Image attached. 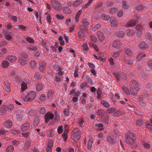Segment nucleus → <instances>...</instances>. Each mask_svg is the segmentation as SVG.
<instances>
[{"label": "nucleus", "instance_id": "f257e3e1", "mask_svg": "<svg viewBox=\"0 0 152 152\" xmlns=\"http://www.w3.org/2000/svg\"><path fill=\"white\" fill-rule=\"evenodd\" d=\"M129 86L131 93L134 96H137V94L139 91H137L140 87L139 81L136 79L132 80L130 82Z\"/></svg>", "mask_w": 152, "mask_h": 152}, {"label": "nucleus", "instance_id": "f03ea898", "mask_svg": "<svg viewBox=\"0 0 152 152\" xmlns=\"http://www.w3.org/2000/svg\"><path fill=\"white\" fill-rule=\"evenodd\" d=\"M125 142L128 145H132L135 142L136 136L132 132H129L126 134L125 137Z\"/></svg>", "mask_w": 152, "mask_h": 152}, {"label": "nucleus", "instance_id": "7ed1b4c3", "mask_svg": "<svg viewBox=\"0 0 152 152\" xmlns=\"http://www.w3.org/2000/svg\"><path fill=\"white\" fill-rule=\"evenodd\" d=\"M23 94L21 96L22 98L23 101L25 102H28L33 101L35 98L36 93V92L32 91L29 93L25 97H22Z\"/></svg>", "mask_w": 152, "mask_h": 152}, {"label": "nucleus", "instance_id": "20e7f679", "mask_svg": "<svg viewBox=\"0 0 152 152\" xmlns=\"http://www.w3.org/2000/svg\"><path fill=\"white\" fill-rule=\"evenodd\" d=\"M26 116V114L24 111L21 109L18 110L16 112V116L17 120L21 121Z\"/></svg>", "mask_w": 152, "mask_h": 152}, {"label": "nucleus", "instance_id": "39448f33", "mask_svg": "<svg viewBox=\"0 0 152 152\" xmlns=\"http://www.w3.org/2000/svg\"><path fill=\"white\" fill-rule=\"evenodd\" d=\"M53 8L56 11H59L62 8L61 4L57 0H50Z\"/></svg>", "mask_w": 152, "mask_h": 152}, {"label": "nucleus", "instance_id": "423d86ee", "mask_svg": "<svg viewBox=\"0 0 152 152\" xmlns=\"http://www.w3.org/2000/svg\"><path fill=\"white\" fill-rule=\"evenodd\" d=\"M122 46V44L119 40L114 41L112 44V47L115 50L120 48Z\"/></svg>", "mask_w": 152, "mask_h": 152}, {"label": "nucleus", "instance_id": "0eeeda50", "mask_svg": "<svg viewBox=\"0 0 152 152\" xmlns=\"http://www.w3.org/2000/svg\"><path fill=\"white\" fill-rule=\"evenodd\" d=\"M45 115V121L46 123H48L50 120H52L54 118L53 114L50 112L47 113Z\"/></svg>", "mask_w": 152, "mask_h": 152}, {"label": "nucleus", "instance_id": "6e6552de", "mask_svg": "<svg viewBox=\"0 0 152 152\" xmlns=\"http://www.w3.org/2000/svg\"><path fill=\"white\" fill-rule=\"evenodd\" d=\"M110 25L111 27H115L118 26V21L115 17H111L110 19Z\"/></svg>", "mask_w": 152, "mask_h": 152}, {"label": "nucleus", "instance_id": "1a4fd4ad", "mask_svg": "<svg viewBox=\"0 0 152 152\" xmlns=\"http://www.w3.org/2000/svg\"><path fill=\"white\" fill-rule=\"evenodd\" d=\"M124 51L125 52V54L130 58L134 56V54L132 51L128 48H125L124 49Z\"/></svg>", "mask_w": 152, "mask_h": 152}, {"label": "nucleus", "instance_id": "9d476101", "mask_svg": "<svg viewBox=\"0 0 152 152\" xmlns=\"http://www.w3.org/2000/svg\"><path fill=\"white\" fill-rule=\"evenodd\" d=\"M5 58L12 63L15 62L17 59L15 56L12 55L7 56Z\"/></svg>", "mask_w": 152, "mask_h": 152}, {"label": "nucleus", "instance_id": "9b49d317", "mask_svg": "<svg viewBox=\"0 0 152 152\" xmlns=\"http://www.w3.org/2000/svg\"><path fill=\"white\" fill-rule=\"evenodd\" d=\"M30 126V123L29 122H27L23 124L21 126V130L23 132H25L27 130Z\"/></svg>", "mask_w": 152, "mask_h": 152}, {"label": "nucleus", "instance_id": "f8f14e48", "mask_svg": "<svg viewBox=\"0 0 152 152\" xmlns=\"http://www.w3.org/2000/svg\"><path fill=\"white\" fill-rule=\"evenodd\" d=\"M39 70L41 72H43L45 69L46 64L45 62L41 61L39 62Z\"/></svg>", "mask_w": 152, "mask_h": 152}, {"label": "nucleus", "instance_id": "ddd939ff", "mask_svg": "<svg viewBox=\"0 0 152 152\" xmlns=\"http://www.w3.org/2000/svg\"><path fill=\"white\" fill-rule=\"evenodd\" d=\"M136 24V20H131L126 23V26L127 27H131L135 26Z\"/></svg>", "mask_w": 152, "mask_h": 152}, {"label": "nucleus", "instance_id": "4468645a", "mask_svg": "<svg viewBox=\"0 0 152 152\" xmlns=\"http://www.w3.org/2000/svg\"><path fill=\"white\" fill-rule=\"evenodd\" d=\"M139 47L140 49H146L148 47L147 44L144 42H141L139 45Z\"/></svg>", "mask_w": 152, "mask_h": 152}, {"label": "nucleus", "instance_id": "2eb2a0df", "mask_svg": "<svg viewBox=\"0 0 152 152\" xmlns=\"http://www.w3.org/2000/svg\"><path fill=\"white\" fill-rule=\"evenodd\" d=\"M106 140L108 142L111 143H114L116 141L115 139L109 136L107 137Z\"/></svg>", "mask_w": 152, "mask_h": 152}, {"label": "nucleus", "instance_id": "dca6fc26", "mask_svg": "<svg viewBox=\"0 0 152 152\" xmlns=\"http://www.w3.org/2000/svg\"><path fill=\"white\" fill-rule=\"evenodd\" d=\"M4 124L5 126L7 128H10L12 126V123L10 120H7Z\"/></svg>", "mask_w": 152, "mask_h": 152}, {"label": "nucleus", "instance_id": "f3484780", "mask_svg": "<svg viewBox=\"0 0 152 152\" xmlns=\"http://www.w3.org/2000/svg\"><path fill=\"white\" fill-rule=\"evenodd\" d=\"M103 31L106 35H108L111 34L110 29L109 27H104L102 29Z\"/></svg>", "mask_w": 152, "mask_h": 152}, {"label": "nucleus", "instance_id": "a211bd4d", "mask_svg": "<svg viewBox=\"0 0 152 152\" xmlns=\"http://www.w3.org/2000/svg\"><path fill=\"white\" fill-rule=\"evenodd\" d=\"M31 144V141L30 140H26L25 143L24 145L23 148L25 150L29 148Z\"/></svg>", "mask_w": 152, "mask_h": 152}, {"label": "nucleus", "instance_id": "6ab92c4d", "mask_svg": "<svg viewBox=\"0 0 152 152\" xmlns=\"http://www.w3.org/2000/svg\"><path fill=\"white\" fill-rule=\"evenodd\" d=\"M115 34L117 37L121 38L124 35V32L123 31H119L116 32L115 33Z\"/></svg>", "mask_w": 152, "mask_h": 152}, {"label": "nucleus", "instance_id": "aec40b11", "mask_svg": "<svg viewBox=\"0 0 152 152\" xmlns=\"http://www.w3.org/2000/svg\"><path fill=\"white\" fill-rule=\"evenodd\" d=\"M97 34L100 41H102L104 40V36L103 33L101 31H99L97 32Z\"/></svg>", "mask_w": 152, "mask_h": 152}, {"label": "nucleus", "instance_id": "412c9836", "mask_svg": "<svg viewBox=\"0 0 152 152\" xmlns=\"http://www.w3.org/2000/svg\"><path fill=\"white\" fill-rule=\"evenodd\" d=\"M63 13L66 14H69L71 12V10L67 7H63Z\"/></svg>", "mask_w": 152, "mask_h": 152}, {"label": "nucleus", "instance_id": "4be33fe9", "mask_svg": "<svg viewBox=\"0 0 152 152\" xmlns=\"http://www.w3.org/2000/svg\"><path fill=\"white\" fill-rule=\"evenodd\" d=\"M40 121V119L39 117H37L35 118L34 120L33 121V126L36 127L39 124Z\"/></svg>", "mask_w": 152, "mask_h": 152}, {"label": "nucleus", "instance_id": "5701e85b", "mask_svg": "<svg viewBox=\"0 0 152 152\" xmlns=\"http://www.w3.org/2000/svg\"><path fill=\"white\" fill-rule=\"evenodd\" d=\"M93 141V139L92 138H91L88 140L87 146V148L89 149L92 147V145Z\"/></svg>", "mask_w": 152, "mask_h": 152}, {"label": "nucleus", "instance_id": "b1692460", "mask_svg": "<svg viewBox=\"0 0 152 152\" xmlns=\"http://www.w3.org/2000/svg\"><path fill=\"white\" fill-rule=\"evenodd\" d=\"M78 35L80 39H83L85 37V33L83 31H79L78 32Z\"/></svg>", "mask_w": 152, "mask_h": 152}, {"label": "nucleus", "instance_id": "393cba45", "mask_svg": "<svg viewBox=\"0 0 152 152\" xmlns=\"http://www.w3.org/2000/svg\"><path fill=\"white\" fill-rule=\"evenodd\" d=\"M19 63L22 66H23L26 64V59H23L21 57H19L18 58Z\"/></svg>", "mask_w": 152, "mask_h": 152}, {"label": "nucleus", "instance_id": "a878e982", "mask_svg": "<svg viewBox=\"0 0 152 152\" xmlns=\"http://www.w3.org/2000/svg\"><path fill=\"white\" fill-rule=\"evenodd\" d=\"M149 96L148 94L146 91H145L144 92L143 96L142 97V98L141 99V97H140V99L142 100H145L148 99Z\"/></svg>", "mask_w": 152, "mask_h": 152}, {"label": "nucleus", "instance_id": "bb28decb", "mask_svg": "<svg viewBox=\"0 0 152 152\" xmlns=\"http://www.w3.org/2000/svg\"><path fill=\"white\" fill-rule=\"evenodd\" d=\"M27 48L29 50L33 51L37 50L38 48L37 47L31 45H29L28 46Z\"/></svg>", "mask_w": 152, "mask_h": 152}, {"label": "nucleus", "instance_id": "cd10ccee", "mask_svg": "<svg viewBox=\"0 0 152 152\" xmlns=\"http://www.w3.org/2000/svg\"><path fill=\"white\" fill-rule=\"evenodd\" d=\"M123 62L126 64L131 65L133 63L132 60H127L125 58H124L123 60Z\"/></svg>", "mask_w": 152, "mask_h": 152}, {"label": "nucleus", "instance_id": "c85d7f7f", "mask_svg": "<svg viewBox=\"0 0 152 152\" xmlns=\"http://www.w3.org/2000/svg\"><path fill=\"white\" fill-rule=\"evenodd\" d=\"M21 86V91H23L26 89L27 88V84L24 82H23L20 85Z\"/></svg>", "mask_w": 152, "mask_h": 152}, {"label": "nucleus", "instance_id": "c756f323", "mask_svg": "<svg viewBox=\"0 0 152 152\" xmlns=\"http://www.w3.org/2000/svg\"><path fill=\"white\" fill-rule=\"evenodd\" d=\"M7 108V105H2L1 107L0 111L1 113H4L8 111Z\"/></svg>", "mask_w": 152, "mask_h": 152}, {"label": "nucleus", "instance_id": "7c9ffc66", "mask_svg": "<svg viewBox=\"0 0 152 152\" xmlns=\"http://www.w3.org/2000/svg\"><path fill=\"white\" fill-rule=\"evenodd\" d=\"M82 23L84 26L86 27L89 24V21L86 18L82 20Z\"/></svg>", "mask_w": 152, "mask_h": 152}, {"label": "nucleus", "instance_id": "2f4dec72", "mask_svg": "<svg viewBox=\"0 0 152 152\" xmlns=\"http://www.w3.org/2000/svg\"><path fill=\"white\" fill-rule=\"evenodd\" d=\"M30 67L31 68H35L37 65L36 62L34 60L31 61L29 62Z\"/></svg>", "mask_w": 152, "mask_h": 152}, {"label": "nucleus", "instance_id": "473e14b6", "mask_svg": "<svg viewBox=\"0 0 152 152\" xmlns=\"http://www.w3.org/2000/svg\"><path fill=\"white\" fill-rule=\"evenodd\" d=\"M9 63L6 60L3 61L2 63V66L3 68H6L9 65Z\"/></svg>", "mask_w": 152, "mask_h": 152}, {"label": "nucleus", "instance_id": "72a5a7b5", "mask_svg": "<svg viewBox=\"0 0 152 152\" xmlns=\"http://www.w3.org/2000/svg\"><path fill=\"white\" fill-rule=\"evenodd\" d=\"M83 2V0H77L73 4V7H76L80 5Z\"/></svg>", "mask_w": 152, "mask_h": 152}, {"label": "nucleus", "instance_id": "f704fd0d", "mask_svg": "<svg viewBox=\"0 0 152 152\" xmlns=\"http://www.w3.org/2000/svg\"><path fill=\"white\" fill-rule=\"evenodd\" d=\"M43 88L42 85L39 83H38L37 84L36 89L37 90L39 91L42 90Z\"/></svg>", "mask_w": 152, "mask_h": 152}, {"label": "nucleus", "instance_id": "c9c22d12", "mask_svg": "<svg viewBox=\"0 0 152 152\" xmlns=\"http://www.w3.org/2000/svg\"><path fill=\"white\" fill-rule=\"evenodd\" d=\"M10 132L13 134H18L20 133V130L18 129H13L10 130Z\"/></svg>", "mask_w": 152, "mask_h": 152}, {"label": "nucleus", "instance_id": "e433bc0d", "mask_svg": "<svg viewBox=\"0 0 152 152\" xmlns=\"http://www.w3.org/2000/svg\"><path fill=\"white\" fill-rule=\"evenodd\" d=\"M115 110V108L114 107H112L107 110L106 111V113L110 114L114 112Z\"/></svg>", "mask_w": 152, "mask_h": 152}, {"label": "nucleus", "instance_id": "4c0bfd02", "mask_svg": "<svg viewBox=\"0 0 152 152\" xmlns=\"http://www.w3.org/2000/svg\"><path fill=\"white\" fill-rule=\"evenodd\" d=\"M110 15H106L105 14H103L102 15V18L103 20L107 21L110 18Z\"/></svg>", "mask_w": 152, "mask_h": 152}, {"label": "nucleus", "instance_id": "58836bf2", "mask_svg": "<svg viewBox=\"0 0 152 152\" xmlns=\"http://www.w3.org/2000/svg\"><path fill=\"white\" fill-rule=\"evenodd\" d=\"M135 32L133 30L131 29L127 32V35L129 36H132L135 34Z\"/></svg>", "mask_w": 152, "mask_h": 152}, {"label": "nucleus", "instance_id": "ea45409f", "mask_svg": "<svg viewBox=\"0 0 152 152\" xmlns=\"http://www.w3.org/2000/svg\"><path fill=\"white\" fill-rule=\"evenodd\" d=\"M145 56L146 55L145 54H144L142 53L141 52L140 53L138 56H137L136 59L138 61L140 60L142 57H145Z\"/></svg>", "mask_w": 152, "mask_h": 152}, {"label": "nucleus", "instance_id": "a19ab883", "mask_svg": "<svg viewBox=\"0 0 152 152\" xmlns=\"http://www.w3.org/2000/svg\"><path fill=\"white\" fill-rule=\"evenodd\" d=\"M31 132H26L25 133H22L21 134L22 136L24 137L25 138H28L31 134Z\"/></svg>", "mask_w": 152, "mask_h": 152}, {"label": "nucleus", "instance_id": "79ce46f5", "mask_svg": "<svg viewBox=\"0 0 152 152\" xmlns=\"http://www.w3.org/2000/svg\"><path fill=\"white\" fill-rule=\"evenodd\" d=\"M101 25L100 23H98L97 24L95 25L92 28V30L94 31H95L98 29H99V28H100L101 27Z\"/></svg>", "mask_w": 152, "mask_h": 152}, {"label": "nucleus", "instance_id": "37998d69", "mask_svg": "<svg viewBox=\"0 0 152 152\" xmlns=\"http://www.w3.org/2000/svg\"><path fill=\"white\" fill-rule=\"evenodd\" d=\"M26 40L28 42L31 43H34V39L30 37H27L26 38Z\"/></svg>", "mask_w": 152, "mask_h": 152}, {"label": "nucleus", "instance_id": "c03bdc74", "mask_svg": "<svg viewBox=\"0 0 152 152\" xmlns=\"http://www.w3.org/2000/svg\"><path fill=\"white\" fill-rule=\"evenodd\" d=\"M28 114L29 115L34 117L36 116V112L33 110H31L28 112Z\"/></svg>", "mask_w": 152, "mask_h": 152}, {"label": "nucleus", "instance_id": "a18cd8bd", "mask_svg": "<svg viewBox=\"0 0 152 152\" xmlns=\"http://www.w3.org/2000/svg\"><path fill=\"white\" fill-rule=\"evenodd\" d=\"M101 104L105 107H109L110 106L109 103L104 100L102 101Z\"/></svg>", "mask_w": 152, "mask_h": 152}, {"label": "nucleus", "instance_id": "49530a36", "mask_svg": "<svg viewBox=\"0 0 152 152\" xmlns=\"http://www.w3.org/2000/svg\"><path fill=\"white\" fill-rule=\"evenodd\" d=\"M106 5H105V7L107 8L110 6L111 5H113L115 4V2L113 1H108L106 2Z\"/></svg>", "mask_w": 152, "mask_h": 152}, {"label": "nucleus", "instance_id": "de8ad7c7", "mask_svg": "<svg viewBox=\"0 0 152 152\" xmlns=\"http://www.w3.org/2000/svg\"><path fill=\"white\" fill-rule=\"evenodd\" d=\"M118 10L117 8H113L109 9L108 11L110 13L113 14L116 12Z\"/></svg>", "mask_w": 152, "mask_h": 152}, {"label": "nucleus", "instance_id": "09e8293b", "mask_svg": "<svg viewBox=\"0 0 152 152\" xmlns=\"http://www.w3.org/2000/svg\"><path fill=\"white\" fill-rule=\"evenodd\" d=\"M14 150V147L12 145H10L7 148L6 151L7 152H13Z\"/></svg>", "mask_w": 152, "mask_h": 152}, {"label": "nucleus", "instance_id": "8fccbe9b", "mask_svg": "<svg viewBox=\"0 0 152 152\" xmlns=\"http://www.w3.org/2000/svg\"><path fill=\"white\" fill-rule=\"evenodd\" d=\"M95 126L97 129H104L103 125L102 124H98L95 125Z\"/></svg>", "mask_w": 152, "mask_h": 152}, {"label": "nucleus", "instance_id": "3c124183", "mask_svg": "<svg viewBox=\"0 0 152 152\" xmlns=\"http://www.w3.org/2000/svg\"><path fill=\"white\" fill-rule=\"evenodd\" d=\"M81 12V10H80L77 13V14H76L75 17V21H78V19L79 18L80 16V15Z\"/></svg>", "mask_w": 152, "mask_h": 152}, {"label": "nucleus", "instance_id": "603ef678", "mask_svg": "<svg viewBox=\"0 0 152 152\" xmlns=\"http://www.w3.org/2000/svg\"><path fill=\"white\" fill-rule=\"evenodd\" d=\"M39 99L42 101H45L46 99V95L44 94H42L39 97Z\"/></svg>", "mask_w": 152, "mask_h": 152}, {"label": "nucleus", "instance_id": "864d4df0", "mask_svg": "<svg viewBox=\"0 0 152 152\" xmlns=\"http://www.w3.org/2000/svg\"><path fill=\"white\" fill-rule=\"evenodd\" d=\"M123 7L125 9H127L129 7L126 4V1L124 0L122 2Z\"/></svg>", "mask_w": 152, "mask_h": 152}, {"label": "nucleus", "instance_id": "5fc2aeb1", "mask_svg": "<svg viewBox=\"0 0 152 152\" xmlns=\"http://www.w3.org/2000/svg\"><path fill=\"white\" fill-rule=\"evenodd\" d=\"M54 91L52 90H50L48 91V97L49 99L52 95L53 94Z\"/></svg>", "mask_w": 152, "mask_h": 152}, {"label": "nucleus", "instance_id": "6e6d98bb", "mask_svg": "<svg viewBox=\"0 0 152 152\" xmlns=\"http://www.w3.org/2000/svg\"><path fill=\"white\" fill-rule=\"evenodd\" d=\"M122 51L120 50L118 52H117L114 53L113 55V57L114 58H116V57L118 56L120 54L122 53Z\"/></svg>", "mask_w": 152, "mask_h": 152}, {"label": "nucleus", "instance_id": "4d7b16f0", "mask_svg": "<svg viewBox=\"0 0 152 152\" xmlns=\"http://www.w3.org/2000/svg\"><path fill=\"white\" fill-rule=\"evenodd\" d=\"M122 89L125 92L127 95H129V91L128 88L125 86H123Z\"/></svg>", "mask_w": 152, "mask_h": 152}, {"label": "nucleus", "instance_id": "13d9d810", "mask_svg": "<svg viewBox=\"0 0 152 152\" xmlns=\"http://www.w3.org/2000/svg\"><path fill=\"white\" fill-rule=\"evenodd\" d=\"M142 144L143 147L145 148L148 149L150 148V144L148 143L144 142Z\"/></svg>", "mask_w": 152, "mask_h": 152}, {"label": "nucleus", "instance_id": "bf43d9fd", "mask_svg": "<svg viewBox=\"0 0 152 152\" xmlns=\"http://www.w3.org/2000/svg\"><path fill=\"white\" fill-rule=\"evenodd\" d=\"M79 28L81 30V31L85 30L86 32L88 31V29L86 28V27L83 25H80L79 26Z\"/></svg>", "mask_w": 152, "mask_h": 152}, {"label": "nucleus", "instance_id": "052dcab7", "mask_svg": "<svg viewBox=\"0 0 152 152\" xmlns=\"http://www.w3.org/2000/svg\"><path fill=\"white\" fill-rule=\"evenodd\" d=\"M147 64L149 67V68L148 69V71L152 69V60H150L148 61L147 63Z\"/></svg>", "mask_w": 152, "mask_h": 152}, {"label": "nucleus", "instance_id": "680f3d73", "mask_svg": "<svg viewBox=\"0 0 152 152\" xmlns=\"http://www.w3.org/2000/svg\"><path fill=\"white\" fill-rule=\"evenodd\" d=\"M39 113L41 114H44L45 113H46V111L44 107H42L40 108L39 110Z\"/></svg>", "mask_w": 152, "mask_h": 152}, {"label": "nucleus", "instance_id": "e2e57ef3", "mask_svg": "<svg viewBox=\"0 0 152 152\" xmlns=\"http://www.w3.org/2000/svg\"><path fill=\"white\" fill-rule=\"evenodd\" d=\"M57 131L58 133L60 134L63 132V126L61 125L57 129Z\"/></svg>", "mask_w": 152, "mask_h": 152}, {"label": "nucleus", "instance_id": "0e129e2a", "mask_svg": "<svg viewBox=\"0 0 152 152\" xmlns=\"http://www.w3.org/2000/svg\"><path fill=\"white\" fill-rule=\"evenodd\" d=\"M14 107V106L12 104H9L7 105V111H9L12 110Z\"/></svg>", "mask_w": 152, "mask_h": 152}, {"label": "nucleus", "instance_id": "69168bd1", "mask_svg": "<svg viewBox=\"0 0 152 152\" xmlns=\"http://www.w3.org/2000/svg\"><path fill=\"white\" fill-rule=\"evenodd\" d=\"M53 141L52 140L49 141L48 147L52 148L53 147Z\"/></svg>", "mask_w": 152, "mask_h": 152}, {"label": "nucleus", "instance_id": "338daca9", "mask_svg": "<svg viewBox=\"0 0 152 152\" xmlns=\"http://www.w3.org/2000/svg\"><path fill=\"white\" fill-rule=\"evenodd\" d=\"M79 124L81 127H83L85 124V122L83 119H80L79 121Z\"/></svg>", "mask_w": 152, "mask_h": 152}, {"label": "nucleus", "instance_id": "774afa93", "mask_svg": "<svg viewBox=\"0 0 152 152\" xmlns=\"http://www.w3.org/2000/svg\"><path fill=\"white\" fill-rule=\"evenodd\" d=\"M90 38L91 40L93 42L95 43L96 42L97 39L96 38V37L94 35H91L90 36Z\"/></svg>", "mask_w": 152, "mask_h": 152}]
</instances>
